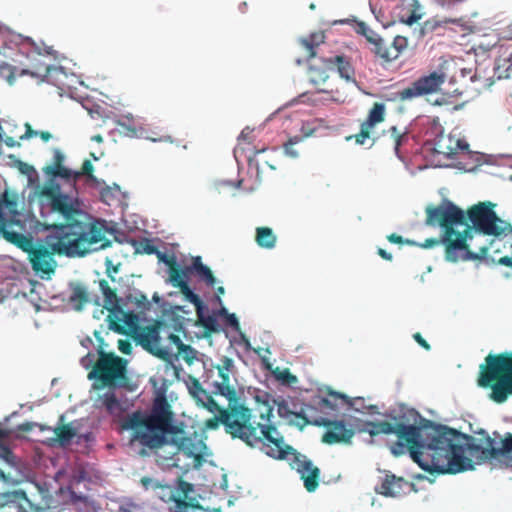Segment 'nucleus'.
I'll use <instances>...</instances> for the list:
<instances>
[{"label": "nucleus", "instance_id": "7ed1b4c3", "mask_svg": "<svg viewBox=\"0 0 512 512\" xmlns=\"http://www.w3.org/2000/svg\"><path fill=\"white\" fill-rule=\"evenodd\" d=\"M99 285L104 296V308L110 311L119 321L133 328L137 343L152 355L163 360L167 368L174 369L178 376V372L181 368L177 366L175 362L179 360V357L177 354L171 352L169 346H163L161 344V334L168 333L169 326L167 321L171 322V327L175 332L184 331L185 318L174 310L164 309L163 320L157 321L155 325H148L142 328L138 327L136 322L139 320V317L135 311L129 309L128 306L130 304L134 305L135 309L141 313L149 311L151 303L146 295L138 289H129L128 293H124V296L117 298L115 291H112L108 287L105 280H101Z\"/></svg>", "mask_w": 512, "mask_h": 512}, {"label": "nucleus", "instance_id": "37998d69", "mask_svg": "<svg viewBox=\"0 0 512 512\" xmlns=\"http://www.w3.org/2000/svg\"><path fill=\"white\" fill-rule=\"evenodd\" d=\"M323 40L322 34L313 33L309 36V38H303L301 39L302 45L307 48L310 52L309 56L315 57L316 53L314 51V46L319 45L320 42Z\"/></svg>", "mask_w": 512, "mask_h": 512}, {"label": "nucleus", "instance_id": "79ce46f5", "mask_svg": "<svg viewBox=\"0 0 512 512\" xmlns=\"http://www.w3.org/2000/svg\"><path fill=\"white\" fill-rule=\"evenodd\" d=\"M31 135H32V126L29 123H26L24 133H17V131H14L13 135H5L4 141L8 147H14L15 145H19L18 140L28 138Z\"/></svg>", "mask_w": 512, "mask_h": 512}, {"label": "nucleus", "instance_id": "f8f14e48", "mask_svg": "<svg viewBox=\"0 0 512 512\" xmlns=\"http://www.w3.org/2000/svg\"><path fill=\"white\" fill-rule=\"evenodd\" d=\"M258 401H261V398L257 397ZM262 402L266 406V411L261 413V419L270 422L271 417H273V408L277 406V413L280 418L289 419L291 416H295L297 418L303 419L305 424H311L314 426L325 425L323 419L315 418L314 414H316V409H319L321 413L327 414L329 411H335L336 405L326 397L318 398L315 401L316 407L312 405H306L302 407L300 410L296 408V404L294 402L290 403L281 396L277 398H271L269 394L264 395V399Z\"/></svg>", "mask_w": 512, "mask_h": 512}, {"label": "nucleus", "instance_id": "58836bf2", "mask_svg": "<svg viewBox=\"0 0 512 512\" xmlns=\"http://www.w3.org/2000/svg\"><path fill=\"white\" fill-rule=\"evenodd\" d=\"M385 105L383 103H375L369 112L368 118L362 124L364 128H373L377 123L384 120Z\"/></svg>", "mask_w": 512, "mask_h": 512}, {"label": "nucleus", "instance_id": "423d86ee", "mask_svg": "<svg viewBox=\"0 0 512 512\" xmlns=\"http://www.w3.org/2000/svg\"><path fill=\"white\" fill-rule=\"evenodd\" d=\"M65 158L60 149H53V163L42 169L43 184H40L34 168V197L38 195L39 210L46 215H61L68 219L76 216L86 221L93 216L86 211L78 194L77 182L81 172L64 166Z\"/></svg>", "mask_w": 512, "mask_h": 512}, {"label": "nucleus", "instance_id": "69168bd1", "mask_svg": "<svg viewBox=\"0 0 512 512\" xmlns=\"http://www.w3.org/2000/svg\"><path fill=\"white\" fill-rule=\"evenodd\" d=\"M120 511L122 512H143V508L133 502H127L120 506Z\"/></svg>", "mask_w": 512, "mask_h": 512}, {"label": "nucleus", "instance_id": "a211bd4d", "mask_svg": "<svg viewBox=\"0 0 512 512\" xmlns=\"http://www.w3.org/2000/svg\"><path fill=\"white\" fill-rule=\"evenodd\" d=\"M175 267L168 269V282L173 286L177 287L174 278L177 277L178 281H185L189 284V278L191 274H195L200 281L205 282L209 287H214L218 280L214 277L211 269L203 264L201 256H195L192 258V263L189 266L177 269Z\"/></svg>", "mask_w": 512, "mask_h": 512}, {"label": "nucleus", "instance_id": "6e6552de", "mask_svg": "<svg viewBox=\"0 0 512 512\" xmlns=\"http://www.w3.org/2000/svg\"><path fill=\"white\" fill-rule=\"evenodd\" d=\"M31 222L32 209L26 207L24 197L8 187L0 189V231L6 241L27 253L32 263V236L26 235Z\"/></svg>", "mask_w": 512, "mask_h": 512}, {"label": "nucleus", "instance_id": "7c9ffc66", "mask_svg": "<svg viewBox=\"0 0 512 512\" xmlns=\"http://www.w3.org/2000/svg\"><path fill=\"white\" fill-rule=\"evenodd\" d=\"M404 480L395 475H386L381 484L379 493L386 497H397L403 492Z\"/></svg>", "mask_w": 512, "mask_h": 512}, {"label": "nucleus", "instance_id": "de8ad7c7", "mask_svg": "<svg viewBox=\"0 0 512 512\" xmlns=\"http://www.w3.org/2000/svg\"><path fill=\"white\" fill-rule=\"evenodd\" d=\"M184 361L191 365L197 358V350L190 345L184 344L179 349Z\"/></svg>", "mask_w": 512, "mask_h": 512}, {"label": "nucleus", "instance_id": "393cba45", "mask_svg": "<svg viewBox=\"0 0 512 512\" xmlns=\"http://www.w3.org/2000/svg\"><path fill=\"white\" fill-rule=\"evenodd\" d=\"M141 485L145 490H152L155 492L156 496L164 502H174L175 507L177 508V502H186L183 499L177 497L175 489L167 484H162L158 480L151 477H142Z\"/></svg>", "mask_w": 512, "mask_h": 512}, {"label": "nucleus", "instance_id": "ddd939ff", "mask_svg": "<svg viewBox=\"0 0 512 512\" xmlns=\"http://www.w3.org/2000/svg\"><path fill=\"white\" fill-rule=\"evenodd\" d=\"M147 421L148 430L140 435L147 447L156 449L167 444L169 432H174L176 427L171 423V413L164 395L155 399Z\"/></svg>", "mask_w": 512, "mask_h": 512}, {"label": "nucleus", "instance_id": "5fc2aeb1", "mask_svg": "<svg viewBox=\"0 0 512 512\" xmlns=\"http://www.w3.org/2000/svg\"><path fill=\"white\" fill-rule=\"evenodd\" d=\"M225 325L232 328L235 332L240 333V323L235 313H230L224 318Z\"/></svg>", "mask_w": 512, "mask_h": 512}, {"label": "nucleus", "instance_id": "a19ab883", "mask_svg": "<svg viewBox=\"0 0 512 512\" xmlns=\"http://www.w3.org/2000/svg\"><path fill=\"white\" fill-rule=\"evenodd\" d=\"M109 412L113 413L120 408V403L115 393L107 391L98 400Z\"/></svg>", "mask_w": 512, "mask_h": 512}, {"label": "nucleus", "instance_id": "a18cd8bd", "mask_svg": "<svg viewBox=\"0 0 512 512\" xmlns=\"http://www.w3.org/2000/svg\"><path fill=\"white\" fill-rule=\"evenodd\" d=\"M356 33L363 36L369 43L372 38L378 35L376 31L371 29L365 22L359 21L356 27Z\"/></svg>", "mask_w": 512, "mask_h": 512}, {"label": "nucleus", "instance_id": "473e14b6", "mask_svg": "<svg viewBox=\"0 0 512 512\" xmlns=\"http://www.w3.org/2000/svg\"><path fill=\"white\" fill-rule=\"evenodd\" d=\"M488 250L489 248L487 246H483L479 249V252H472L468 250L465 244V250L459 252V259L463 261L481 260L487 265L498 264L493 257L488 255Z\"/></svg>", "mask_w": 512, "mask_h": 512}, {"label": "nucleus", "instance_id": "338daca9", "mask_svg": "<svg viewBox=\"0 0 512 512\" xmlns=\"http://www.w3.org/2000/svg\"><path fill=\"white\" fill-rule=\"evenodd\" d=\"M203 407H205L211 413L218 412V414H220V411L223 410L219 407L212 396L203 404Z\"/></svg>", "mask_w": 512, "mask_h": 512}, {"label": "nucleus", "instance_id": "dca6fc26", "mask_svg": "<svg viewBox=\"0 0 512 512\" xmlns=\"http://www.w3.org/2000/svg\"><path fill=\"white\" fill-rule=\"evenodd\" d=\"M68 485L67 489L70 496V504L77 512H84L83 506H97L95 501L86 495L88 484L91 482L90 476L81 465L70 468L67 471Z\"/></svg>", "mask_w": 512, "mask_h": 512}, {"label": "nucleus", "instance_id": "412c9836", "mask_svg": "<svg viewBox=\"0 0 512 512\" xmlns=\"http://www.w3.org/2000/svg\"><path fill=\"white\" fill-rule=\"evenodd\" d=\"M169 441L167 444H172L177 449L183 452L187 457H193L195 459L200 458L201 453L206 449V445L202 440L185 436V432L182 429L175 428L174 432H169Z\"/></svg>", "mask_w": 512, "mask_h": 512}, {"label": "nucleus", "instance_id": "8fccbe9b", "mask_svg": "<svg viewBox=\"0 0 512 512\" xmlns=\"http://www.w3.org/2000/svg\"><path fill=\"white\" fill-rule=\"evenodd\" d=\"M194 491L193 484L186 482L184 480H180L178 482V486L175 489L177 497L181 499V496H184L185 498L188 497V495Z\"/></svg>", "mask_w": 512, "mask_h": 512}, {"label": "nucleus", "instance_id": "09e8293b", "mask_svg": "<svg viewBox=\"0 0 512 512\" xmlns=\"http://www.w3.org/2000/svg\"><path fill=\"white\" fill-rule=\"evenodd\" d=\"M82 169H83L82 173H84L86 175V180L88 183L94 184L96 186L100 185V181L97 179V177H95L93 175L94 167L90 160L84 161Z\"/></svg>", "mask_w": 512, "mask_h": 512}, {"label": "nucleus", "instance_id": "c03bdc74", "mask_svg": "<svg viewBox=\"0 0 512 512\" xmlns=\"http://www.w3.org/2000/svg\"><path fill=\"white\" fill-rule=\"evenodd\" d=\"M408 39L404 36L397 35L394 37L393 42L391 44L392 55L397 54V58L400 54L407 48Z\"/></svg>", "mask_w": 512, "mask_h": 512}, {"label": "nucleus", "instance_id": "9d476101", "mask_svg": "<svg viewBox=\"0 0 512 512\" xmlns=\"http://www.w3.org/2000/svg\"><path fill=\"white\" fill-rule=\"evenodd\" d=\"M56 51L43 42L37 44L34 41V78L40 82H47L60 90H71L76 84L84 85L75 73H68L67 67L55 65L52 60H57Z\"/></svg>", "mask_w": 512, "mask_h": 512}, {"label": "nucleus", "instance_id": "864d4df0", "mask_svg": "<svg viewBox=\"0 0 512 512\" xmlns=\"http://www.w3.org/2000/svg\"><path fill=\"white\" fill-rule=\"evenodd\" d=\"M0 237L4 238V233L0 231ZM14 268V262L11 258L8 257H0V277L7 275L5 269Z\"/></svg>", "mask_w": 512, "mask_h": 512}, {"label": "nucleus", "instance_id": "4468645a", "mask_svg": "<svg viewBox=\"0 0 512 512\" xmlns=\"http://www.w3.org/2000/svg\"><path fill=\"white\" fill-rule=\"evenodd\" d=\"M494 204L491 202H480L472 206L467 213L475 231L489 236L506 235L512 233L511 224L499 218L494 211Z\"/></svg>", "mask_w": 512, "mask_h": 512}, {"label": "nucleus", "instance_id": "49530a36", "mask_svg": "<svg viewBox=\"0 0 512 512\" xmlns=\"http://www.w3.org/2000/svg\"><path fill=\"white\" fill-rule=\"evenodd\" d=\"M302 140L301 137L299 136H295L293 138H290L288 140V142H286L283 146L284 148V154L287 156V157H290V158H293V159H296L298 158L299 156V153L298 151L294 148V145L299 143L300 141Z\"/></svg>", "mask_w": 512, "mask_h": 512}, {"label": "nucleus", "instance_id": "ea45409f", "mask_svg": "<svg viewBox=\"0 0 512 512\" xmlns=\"http://www.w3.org/2000/svg\"><path fill=\"white\" fill-rule=\"evenodd\" d=\"M271 374L278 382L285 386L293 387L298 382L297 377L291 374L287 368L275 367Z\"/></svg>", "mask_w": 512, "mask_h": 512}, {"label": "nucleus", "instance_id": "603ef678", "mask_svg": "<svg viewBox=\"0 0 512 512\" xmlns=\"http://www.w3.org/2000/svg\"><path fill=\"white\" fill-rule=\"evenodd\" d=\"M408 139V135L406 132L402 133L400 136H397L396 137V141H395V145H394V152H395V155L396 157L402 161L403 163H406L405 162V158L404 156L401 154L400 152V146Z\"/></svg>", "mask_w": 512, "mask_h": 512}, {"label": "nucleus", "instance_id": "052dcab7", "mask_svg": "<svg viewBox=\"0 0 512 512\" xmlns=\"http://www.w3.org/2000/svg\"><path fill=\"white\" fill-rule=\"evenodd\" d=\"M18 168L21 173L27 176L28 184H32V165L19 161Z\"/></svg>", "mask_w": 512, "mask_h": 512}, {"label": "nucleus", "instance_id": "13d9d810", "mask_svg": "<svg viewBox=\"0 0 512 512\" xmlns=\"http://www.w3.org/2000/svg\"><path fill=\"white\" fill-rule=\"evenodd\" d=\"M265 151V148H262V149H255V148H250L248 149V152L246 154V159L249 163L250 166L252 165H256L258 167V162L256 161V156L261 153V152H264Z\"/></svg>", "mask_w": 512, "mask_h": 512}, {"label": "nucleus", "instance_id": "bb28decb", "mask_svg": "<svg viewBox=\"0 0 512 512\" xmlns=\"http://www.w3.org/2000/svg\"><path fill=\"white\" fill-rule=\"evenodd\" d=\"M147 415H143L140 412L133 413L125 421V428L132 429V442H139L143 447H147L145 441L140 437L141 434L148 430Z\"/></svg>", "mask_w": 512, "mask_h": 512}, {"label": "nucleus", "instance_id": "b1692460", "mask_svg": "<svg viewBox=\"0 0 512 512\" xmlns=\"http://www.w3.org/2000/svg\"><path fill=\"white\" fill-rule=\"evenodd\" d=\"M320 60L329 70L336 69L339 76L346 82L356 84L354 78L355 69L348 57L345 55H336L334 57H321Z\"/></svg>", "mask_w": 512, "mask_h": 512}, {"label": "nucleus", "instance_id": "0eeeda50", "mask_svg": "<svg viewBox=\"0 0 512 512\" xmlns=\"http://www.w3.org/2000/svg\"><path fill=\"white\" fill-rule=\"evenodd\" d=\"M426 214V225L439 226L443 232L446 261L457 262L459 252L465 250V242L472 238L465 212L452 201L443 199L437 207L427 206Z\"/></svg>", "mask_w": 512, "mask_h": 512}, {"label": "nucleus", "instance_id": "1a4fd4ad", "mask_svg": "<svg viewBox=\"0 0 512 512\" xmlns=\"http://www.w3.org/2000/svg\"><path fill=\"white\" fill-rule=\"evenodd\" d=\"M99 345L97 347L98 360L96 367L88 373L89 380H95L93 388H124L128 386L129 378L126 374L127 360L107 353L104 349L107 344L101 336V332L95 331Z\"/></svg>", "mask_w": 512, "mask_h": 512}, {"label": "nucleus", "instance_id": "4be33fe9", "mask_svg": "<svg viewBox=\"0 0 512 512\" xmlns=\"http://www.w3.org/2000/svg\"><path fill=\"white\" fill-rule=\"evenodd\" d=\"M16 484V481L0 469V508L9 504H17L20 510L26 512L21 502L25 501L31 505L30 500L24 491L11 490Z\"/></svg>", "mask_w": 512, "mask_h": 512}, {"label": "nucleus", "instance_id": "c9c22d12", "mask_svg": "<svg viewBox=\"0 0 512 512\" xmlns=\"http://www.w3.org/2000/svg\"><path fill=\"white\" fill-rule=\"evenodd\" d=\"M116 124L120 127V133L127 137H142L143 136V128H137V126L133 122V116L128 114L125 116V120H116Z\"/></svg>", "mask_w": 512, "mask_h": 512}, {"label": "nucleus", "instance_id": "f257e3e1", "mask_svg": "<svg viewBox=\"0 0 512 512\" xmlns=\"http://www.w3.org/2000/svg\"><path fill=\"white\" fill-rule=\"evenodd\" d=\"M43 221L34 216V233L50 231L44 239L34 241V276L49 280L55 273L57 263L55 253L69 258L84 257L92 252L111 246L105 231L106 221L90 217L83 221L79 217L68 218L61 215L52 217L39 210Z\"/></svg>", "mask_w": 512, "mask_h": 512}, {"label": "nucleus", "instance_id": "c756f323", "mask_svg": "<svg viewBox=\"0 0 512 512\" xmlns=\"http://www.w3.org/2000/svg\"><path fill=\"white\" fill-rule=\"evenodd\" d=\"M371 52L386 63H391L397 59V54L392 55L391 48L386 44L385 40L378 34L369 42Z\"/></svg>", "mask_w": 512, "mask_h": 512}, {"label": "nucleus", "instance_id": "a878e982", "mask_svg": "<svg viewBox=\"0 0 512 512\" xmlns=\"http://www.w3.org/2000/svg\"><path fill=\"white\" fill-rule=\"evenodd\" d=\"M330 396L333 398V400L332 399H330V400L336 405V410L338 409V407H337V404L335 403V401L337 399H342L347 404L348 409H350L354 412L353 415L358 416L362 419H366L365 416H367V415L372 416L375 414H380L377 406L366 405L365 400L362 397H357V398L350 400V399H348V397L346 395L336 393V392H332L330 394Z\"/></svg>", "mask_w": 512, "mask_h": 512}, {"label": "nucleus", "instance_id": "9b49d317", "mask_svg": "<svg viewBox=\"0 0 512 512\" xmlns=\"http://www.w3.org/2000/svg\"><path fill=\"white\" fill-rule=\"evenodd\" d=\"M501 372L504 374L491 385L490 397L497 403L505 402L508 394H512V352L500 355L490 354L486 357L485 364L480 365L479 386H490V383L496 380Z\"/></svg>", "mask_w": 512, "mask_h": 512}, {"label": "nucleus", "instance_id": "3c124183", "mask_svg": "<svg viewBox=\"0 0 512 512\" xmlns=\"http://www.w3.org/2000/svg\"><path fill=\"white\" fill-rule=\"evenodd\" d=\"M156 256H157L159 262L164 263L165 265L169 266V268H172L175 266L179 267V263L177 262V258L174 254L168 255L165 252L158 251Z\"/></svg>", "mask_w": 512, "mask_h": 512}, {"label": "nucleus", "instance_id": "e433bc0d", "mask_svg": "<svg viewBox=\"0 0 512 512\" xmlns=\"http://www.w3.org/2000/svg\"><path fill=\"white\" fill-rule=\"evenodd\" d=\"M256 242L262 248L271 249L275 247L276 236L272 229L259 227L256 229Z\"/></svg>", "mask_w": 512, "mask_h": 512}, {"label": "nucleus", "instance_id": "c85d7f7f", "mask_svg": "<svg viewBox=\"0 0 512 512\" xmlns=\"http://www.w3.org/2000/svg\"><path fill=\"white\" fill-rule=\"evenodd\" d=\"M34 487L37 489L41 496V503H34V512H55L57 507V500L45 489L44 485L36 481L34 478Z\"/></svg>", "mask_w": 512, "mask_h": 512}, {"label": "nucleus", "instance_id": "72a5a7b5", "mask_svg": "<svg viewBox=\"0 0 512 512\" xmlns=\"http://www.w3.org/2000/svg\"><path fill=\"white\" fill-rule=\"evenodd\" d=\"M197 317L201 325L209 332L218 333L221 331V327L217 321L215 314L208 313V307L204 304L200 312H196Z\"/></svg>", "mask_w": 512, "mask_h": 512}, {"label": "nucleus", "instance_id": "f704fd0d", "mask_svg": "<svg viewBox=\"0 0 512 512\" xmlns=\"http://www.w3.org/2000/svg\"><path fill=\"white\" fill-rule=\"evenodd\" d=\"M173 281L176 282V288L180 289L185 299L195 306L196 312H200L202 306L205 304L200 296L196 294L194 290L189 286V284H186L185 281H178L177 277H175Z\"/></svg>", "mask_w": 512, "mask_h": 512}, {"label": "nucleus", "instance_id": "aec40b11", "mask_svg": "<svg viewBox=\"0 0 512 512\" xmlns=\"http://www.w3.org/2000/svg\"><path fill=\"white\" fill-rule=\"evenodd\" d=\"M234 368V360L227 356L222 357L221 364L216 366L221 382H214V393L224 396L230 402L237 400L236 390L230 386V374Z\"/></svg>", "mask_w": 512, "mask_h": 512}, {"label": "nucleus", "instance_id": "4c0bfd02", "mask_svg": "<svg viewBox=\"0 0 512 512\" xmlns=\"http://www.w3.org/2000/svg\"><path fill=\"white\" fill-rule=\"evenodd\" d=\"M11 434L12 430L2 427V424L0 423V457L9 464L14 462L13 452L6 443Z\"/></svg>", "mask_w": 512, "mask_h": 512}, {"label": "nucleus", "instance_id": "bf43d9fd", "mask_svg": "<svg viewBox=\"0 0 512 512\" xmlns=\"http://www.w3.org/2000/svg\"><path fill=\"white\" fill-rule=\"evenodd\" d=\"M369 130L370 128H364L363 124H361L360 132L354 136L355 141L358 145H363L366 139L370 137Z\"/></svg>", "mask_w": 512, "mask_h": 512}, {"label": "nucleus", "instance_id": "0e129e2a", "mask_svg": "<svg viewBox=\"0 0 512 512\" xmlns=\"http://www.w3.org/2000/svg\"><path fill=\"white\" fill-rule=\"evenodd\" d=\"M440 244H443V235L441 236L440 239H436V238L426 239L424 241V243L419 244V246L422 247V248H425V249H429V248H433L435 246H438ZM415 245H418V243H416Z\"/></svg>", "mask_w": 512, "mask_h": 512}, {"label": "nucleus", "instance_id": "6e6d98bb", "mask_svg": "<svg viewBox=\"0 0 512 512\" xmlns=\"http://www.w3.org/2000/svg\"><path fill=\"white\" fill-rule=\"evenodd\" d=\"M262 351L270 354V350L268 348H266V349H263V348L254 349V352L260 357L264 369L268 370L269 372H272L274 367L271 364L269 358H267L266 356H263L261 354Z\"/></svg>", "mask_w": 512, "mask_h": 512}, {"label": "nucleus", "instance_id": "39448f33", "mask_svg": "<svg viewBox=\"0 0 512 512\" xmlns=\"http://www.w3.org/2000/svg\"><path fill=\"white\" fill-rule=\"evenodd\" d=\"M315 418H321L326 423L323 425L327 427V431L323 435V442L327 444H351V439L356 432H367L371 437L379 434H394L400 439H406L409 442L416 443L418 448L412 451V456L419 462L421 457L429 456L430 451L436 448L430 445H423L419 441L421 437L431 438L433 435H438V431L446 430L441 427H434L432 425H424L416 427L415 424L420 420V413L406 405H401L399 411L393 417L394 423L387 421H371L362 419L355 415H348L349 422L346 425L344 420H330L324 415L314 414Z\"/></svg>", "mask_w": 512, "mask_h": 512}, {"label": "nucleus", "instance_id": "680f3d73", "mask_svg": "<svg viewBox=\"0 0 512 512\" xmlns=\"http://www.w3.org/2000/svg\"><path fill=\"white\" fill-rule=\"evenodd\" d=\"M422 18V14L418 13L416 10H413V12L407 17V18H400V22L403 24H406L408 26H412L414 23H416L418 20Z\"/></svg>", "mask_w": 512, "mask_h": 512}, {"label": "nucleus", "instance_id": "f03ea898", "mask_svg": "<svg viewBox=\"0 0 512 512\" xmlns=\"http://www.w3.org/2000/svg\"><path fill=\"white\" fill-rule=\"evenodd\" d=\"M224 425L227 434L240 439L251 448H258L267 456L287 460L292 469L299 473L308 492H314L319 485L320 469L305 455L285 443L284 437L273 424L256 423L251 409L237 404L230 411L221 410L214 419L206 422L208 429Z\"/></svg>", "mask_w": 512, "mask_h": 512}, {"label": "nucleus", "instance_id": "6ab92c4d", "mask_svg": "<svg viewBox=\"0 0 512 512\" xmlns=\"http://www.w3.org/2000/svg\"><path fill=\"white\" fill-rule=\"evenodd\" d=\"M81 423L79 420L72 421L66 425L58 427L55 430L57 436L56 441L61 447H67L71 443L77 445L85 444V448H88L95 441V437L92 432L80 433Z\"/></svg>", "mask_w": 512, "mask_h": 512}, {"label": "nucleus", "instance_id": "e2e57ef3", "mask_svg": "<svg viewBox=\"0 0 512 512\" xmlns=\"http://www.w3.org/2000/svg\"><path fill=\"white\" fill-rule=\"evenodd\" d=\"M387 239L390 243H393V244H416L415 241H411V240H408V239H404L402 236L400 235H397L395 233H392L390 235L387 236Z\"/></svg>", "mask_w": 512, "mask_h": 512}, {"label": "nucleus", "instance_id": "4d7b16f0", "mask_svg": "<svg viewBox=\"0 0 512 512\" xmlns=\"http://www.w3.org/2000/svg\"><path fill=\"white\" fill-rule=\"evenodd\" d=\"M80 364L85 369L92 368L91 370H93L96 367L97 361L95 362L94 355L92 353H88L81 358Z\"/></svg>", "mask_w": 512, "mask_h": 512}, {"label": "nucleus", "instance_id": "2f4dec72", "mask_svg": "<svg viewBox=\"0 0 512 512\" xmlns=\"http://www.w3.org/2000/svg\"><path fill=\"white\" fill-rule=\"evenodd\" d=\"M72 292L69 296V302L74 310L81 311L86 303L89 302L88 292L82 284H74L71 286Z\"/></svg>", "mask_w": 512, "mask_h": 512}, {"label": "nucleus", "instance_id": "5701e85b", "mask_svg": "<svg viewBox=\"0 0 512 512\" xmlns=\"http://www.w3.org/2000/svg\"><path fill=\"white\" fill-rule=\"evenodd\" d=\"M432 150L434 153L442 154L447 158H452L457 153V151H463L475 157L477 161L479 160V154L472 153L469 150V144L467 143L466 140H455L452 137H448L446 139L442 133L434 139Z\"/></svg>", "mask_w": 512, "mask_h": 512}, {"label": "nucleus", "instance_id": "f3484780", "mask_svg": "<svg viewBox=\"0 0 512 512\" xmlns=\"http://www.w3.org/2000/svg\"><path fill=\"white\" fill-rule=\"evenodd\" d=\"M483 436L480 450V457L483 459L502 460L506 465L512 467V434L506 433L502 438L497 432L494 437L489 436L484 430L478 432Z\"/></svg>", "mask_w": 512, "mask_h": 512}, {"label": "nucleus", "instance_id": "774afa93", "mask_svg": "<svg viewBox=\"0 0 512 512\" xmlns=\"http://www.w3.org/2000/svg\"><path fill=\"white\" fill-rule=\"evenodd\" d=\"M199 505H190L187 502H177V512H194L195 509H200Z\"/></svg>", "mask_w": 512, "mask_h": 512}, {"label": "nucleus", "instance_id": "cd10ccee", "mask_svg": "<svg viewBox=\"0 0 512 512\" xmlns=\"http://www.w3.org/2000/svg\"><path fill=\"white\" fill-rule=\"evenodd\" d=\"M105 266H106V273L108 277L111 279L113 283H117V285L114 286V288H111L108 286L112 291H115L116 297L119 298L120 296H124V293H128L129 289H132L128 282L129 279L127 278L126 281H124L123 278H120L118 281H116L113 274L117 273L119 270V265H114L112 260L110 258L105 259ZM108 283L107 281H105ZM109 285V284H107Z\"/></svg>", "mask_w": 512, "mask_h": 512}, {"label": "nucleus", "instance_id": "2eb2a0df", "mask_svg": "<svg viewBox=\"0 0 512 512\" xmlns=\"http://www.w3.org/2000/svg\"><path fill=\"white\" fill-rule=\"evenodd\" d=\"M445 82V74L433 71L412 82L410 86L400 91L383 94V99L390 102L412 100L414 98L436 93Z\"/></svg>", "mask_w": 512, "mask_h": 512}, {"label": "nucleus", "instance_id": "20e7f679", "mask_svg": "<svg viewBox=\"0 0 512 512\" xmlns=\"http://www.w3.org/2000/svg\"><path fill=\"white\" fill-rule=\"evenodd\" d=\"M432 425L434 427L445 428L446 430L438 431V435H433L431 438L421 437L423 445H430L437 448L429 452V456L421 457V461H417L412 456V451L418 448V445L409 442L406 439H400L391 446V453L394 456H400L407 450L409 451L412 460L419 465L421 469L430 473L438 474H456L463 471L473 469L471 460L465 456L466 451L472 456L479 455L482 445L483 436L473 437L450 428L446 425L437 424L431 420L424 418L420 414V420L415 424L416 427Z\"/></svg>", "mask_w": 512, "mask_h": 512}]
</instances>
